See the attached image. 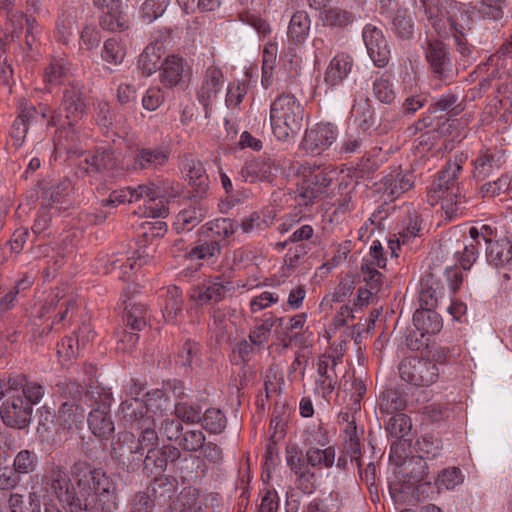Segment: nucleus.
I'll use <instances>...</instances> for the list:
<instances>
[{
	"label": "nucleus",
	"instance_id": "nucleus-18",
	"mask_svg": "<svg viewBox=\"0 0 512 512\" xmlns=\"http://www.w3.org/2000/svg\"><path fill=\"white\" fill-rule=\"evenodd\" d=\"M381 185L386 200L393 201L413 188L414 175L397 167L382 178Z\"/></svg>",
	"mask_w": 512,
	"mask_h": 512
},
{
	"label": "nucleus",
	"instance_id": "nucleus-61",
	"mask_svg": "<svg viewBox=\"0 0 512 512\" xmlns=\"http://www.w3.org/2000/svg\"><path fill=\"white\" fill-rule=\"evenodd\" d=\"M221 252V246L218 240L204 241L194 246L190 252L191 259H210L217 257Z\"/></svg>",
	"mask_w": 512,
	"mask_h": 512
},
{
	"label": "nucleus",
	"instance_id": "nucleus-2",
	"mask_svg": "<svg viewBox=\"0 0 512 512\" xmlns=\"http://www.w3.org/2000/svg\"><path fill=\"white\" fill-rule=\"evenodd\" d=\"M336 458L334 446L323 448L309 447L303 453L296 445H289L285 450L286 464L295 476L296 487L304 494H312L317 488L315 470L333 467Z\"/></svg>",
	"mask_w": 512,
	"mask_h": 512
},
{
	"label": "nucleus",
	"instance_id": "nucleus-22",
	"mask_svg": "<svg viewBox=\"0 0 512 512\" xmlns=\"http://www.w3.org/2000/svg\"><path fill=\"white\" fill-rule=\"evenodd\" d=\"M473 178L478 181H483L494 171H498L504 164V153L502 151H492L491 149H484L479 152L476 159L472 162Z\"/></svg>",
	"mask_w": 512,
	"mask_h": 512
},
{
	"label": "nucleus",
	"instance_id": "nucleus-12",
	"mask_svg": "<svg viewBox=\"0 0 512 512\" xmlns=\"http://www.w3.org/2000/svg\"><path fill=\"white\" fill-rule=\"evenodd\" d=\"M337 127L331 123H318L313 128L306 130L302 146L312 154H320L328 149L336 140Z\"/></svg>",
	"mask_w": 512,
	"mask_h": 512
},
{
	"label": "nucleus",
	"instance_id": "nucleus-42",
	"mask_svg": "<svg viewBox=\"0 0 512 512\" xmlns=\"http://www.w3.org/2000/svg\"><path fill=\"white\" fill-rule=\"evenodd\" d=\"M344 451L350 457L351 462H355L358 468L362 466V453L359 433L354 421L348 422L344 431Z\"/></svg>",
	"mask_w": 512,
	"mask_h": 512
},
{
	"label": "nucleus",
	"instance_id": "nucleus-5",
	"mask_svg": "<svg viewBox=\"0 0 512 512\" xmlns=\"http://www.w3.org/2000/svg\"><path fill=\"white\" fill-rule=\"evenodd\" d=\"M305 108L291 93H282L270 105V125L278 141L290 142L303 126Z\"/></svg>",
	"mask_w": 512,
	"mask_h": 512
},
{
	"label": "nucleus",
	"instance_id": "nucleus-32",
	"mask_svg": "<svg viewBox=\"0 0 512 512\" xmlns=\"http://www.w3.org/2000/svg\"><path fill=\"white\" fill-rule=\"evenodd\" d=\"M274 164L270 158L258 157L247 161L241 169L245 181H269L273 175Z\"/></svg>",
	"mask_w": 512,
	"mask_h": 512
},
{
	"label": "nucleus",
	"instance_id": "nucleus-53",
	"mask_svg": "<svg viewBox=\"0 0 512 512\" xmlns=\"http://www.w3.org/2000/svg\"><path fill=\"white\" fill-rule=\"evenodd\" d=\"M391 415L385 426L386 431L390 436L397 439L405 437L411 431L410 418L402 412Z\"/></svg>",
	"mask_w": 512,
	"mask_h": 512
},
{
	"label": "nucleus",
	"instance_id": "nucleus-31",
	"mask_svg": "<svg viewBox=\"0 0 512 512\" xmlns=\"http://www.w3.org/2000/svg\"><path fill=\"white\" fill-rule=\"evenodd\" d=\"M77 308L76 300L71 296L60 295L59 292L52 295L48 302L41 309V316L55 313L58 322H63L71 318Z\"/></svg>",
	"mask_w": 512,
	"mask_h": 512
},
{
	"label": "nucleus",
	"instance_id": "nucleus-57",
	"mask_svg": "<svg viewBox=\"0 0 512 512\" xmlns=\"http://www.w3.org/2000/svg\"><path fill=\"white\" fill-rule=\"evenodd\" d=\"M160 58L154 46H147L139 56L138 67L145 76H150L158 69Z\"/></svg>",
	"mask_w": 512,
	"mask_h": 512
},
{
	"label": "nucleus",
	"instance_id": "nucleus-25",
	"mask_svg": "<svg viewBox=\"0 0 512 512\" xmlns=\"http://www.w3.org/2000/svg\"><path fill=\"white\" fill-rule=\"evenodd\" d=\"M8 384L12 387L13 393L22 392L24 401L29 403L32 408L33 405L38 404L45 394L44 387L36 381L29 380L23 374L10 375L8 377Z\"/></svg>",
	"mask_w": 512,
	"mask_h": 512
},
{
	"label": "nucleus",
	"instance_id": "nucleus-4",
	"mask_svg": "<svg viewBox=\"0 0 512 512\" xmlns=\"http://www.w3.org/2000/svg\"><path fill=\"white\" fill-rule=\"evenodd\" d=\"M424 13L435 32L442 37L465 36L473 24V11L456 1L421 0Z\"/></svg>",
	"mask_w": 512,
	"mask_h": 512
},
{
	"label": "nucleus",
	"instance_id": "nucleus-34",
	"mask_svg": "<svg viewBox=\"0 0 512 512\" xmlns=\"http://www.w3.org/2000/svg\"><path fill=\"white\" fill-rule=\"evenodd\" d=\"M57 390L60 395L65 399V401H70V404H82L85 402L87 406L92 405V403H88L94 398V394H100L99 387L93 388L91 391L85 392L83 395L82 386L70 379L61 380L56 384Z\"/></svg>",
	"mask_w": 512,
	"mask_h": 512
},
{
	"label": "nucleus",
	"instance_id": "nucleus-21",
	"mask_svg": "<svg viewBox=\"0 0 512 512\" xmlns=\"http://www.w3.org/2000/svg\"><path fill=\"white\" fill-rule=\"evenodd\" d=\"M120 411L123 418L134 425L136 430L142 429V424H146L151 429L156 428L154 418L148 415L147 406L136 397L123 401L120 405Z\"/></svg>",
	"mask_w": 512,
	"mask_h": 512
},
{
	"label": "nucleus",
	"instance_id": "nucleus-39",
	"mask_svg": "<svg viewBox=\"0 0 512 512\" xmlns=\"http://www.w3.org/2000/svg\"><path fill=\"white\" fill-rule=\"evenodd\" d=\"M150 251H152L150 247H146L142 251H137V255L127 258L126 262L118 258L112 260L110 263V272L119 271L118 277L124 279L127 274V269L136 270L152 261Z\"/></svg>",
	"mask_w": 512,
	"mask_h": 512
},
{
	"label": "nucleus",
	"instance_id": "nucleus-29",
	"mask_svg": "<svg viewBox=\"0 0 512 512\" xmlns=\"http://www.w3.org/2000/svg\"><path fill=\"white\" fill-rule=\"evenodd\" d=\"M184 170L192 187L194 197L203 198L209 188V178L201 161L190 158L185 160Z\"/></svg>",
	"mask_w": 512,
	"mask_h": 512
},
{
	"label": "nucleus",
	"instance_id": "nucleus-26",
	"mask_svg": "<svg viewBox=\"0 0 512 512\" xmlns=\"http://www.w3.org/2000/svg\"><path fill=\"white\" fill-rule=\"evenodd\" d=\"M208 211L203 203L190 205L177 214L173 227L177 233L189 232L207 217Z\"/></svg>",
	"mask_w": 512,
	"mask_h": 512
},
{
	"label": "nucleus",
	"instance_id": "nucleus-51",
	"mask_svg": "<svg viewBox=\"0 0 512 512\" xmlns=\"http://www.w3.org/2000/svg\"><path fill=\"white\" fill-rule=\"evenodd\" d=\"M373 93L382 103L392 104L396 99V94L391 83V75L388 72L380 74L373 82Z\"/></svg>",
	"mask_w": 512,
	"mask_h": 512
},
{
	"label": "nucleus",
	"instance_id": "nucleus-43",
	"mask_svg": "<svg viewBox=\"0 0 512 512\" xmlns=\"http://www.w3.org/2000/svg\"><path fill=\"white\" fill-rule=\"evenodd\" d=\"M405 396L396 389H387L380 396L379 410L382 414L400 413L406 407Z\"/></svg>",
	"mask_w": 512,
	"mask_h": 512
},
{
	"label": "nucleus",
	"instance_id": "nucleus-23",
	"mask_svg": "<svg viewBox=\"0 0 512 512\" xmlns=\"http://www.w3.org/2000/svg\"><path fill=\"white\" fill-rule=\"evenodd\" d=\"M425 55L434 75L439 80L445 79L449 71L450 59L443 42L437 39L429 40Z\"/></svg>",
	"mask_w": 512,
	"mask_h": 512
},
{
	"label": "nucleus",
	"instance_id": "nucleus-62",
	"mask_svg": "<svg viewBox=\"0 0 512 512\" xmlns=\"http://www.w3.org/2000/svg\"><path fill=\"white\" fill-rule=\"evenodd\" d=\"M125 55L124 47L115 38H110L104 42L102 58L107 63L121 64Z\"/></svg>",
	"mask_w": 512,
	"mask_h": 512
},
{
	"label": "nucleus",
	"instance_id": "nucleus-30",
	"mask_svg": "<svg viewBox=\"0 0 512 512\" xmlns=\"http://www.w3.org/2000/svg\"><path fill=\"white\" fill-rule=\"evenodd\" d=\"M169 153L161 147H145L138 150L134 158V169L156 170L168 162Z\"/></svg>",
	"mask_w": 512,
	"mask_h": 512
},
{
	"label": "nucleus",
	"instance_id": "nucleus-37",
	"mask_svg": "<svg viewBox=\"0 0 512 512\" xmlns=\"http://www.w3.org/2000/svg\"><path fill=\"white\" fill-rule=\"evenodd\" d=\"M112 165V153L105 149H97L94 153L88 154L83 162L79 163L77 173L83 176L90 172H99L108 169Z\"/></svg>",
	"mask_w": 512,
	"mask_h": 512
},
{
	"label": "nucleus",
	"instance_id": "nucleus-27",
	"mask_svg": "<svg viewBox=\"0 0 512 512\" xmlns=\"http://www.w3.org/2000/svg\"><path fill=\"white\" fill-rule=\"evenodd\" d=\"M223 82L220 68L210 66L206 69L200 88L197 91L198 100L207 107L216 98Z\"/></svg>",
	"mask_w": 512,
	"mask_h": 512
},
{
	"label": "nucleus",
	"instance_id": "nucleus-56",
	"mask_svg": "<svg viewBox=\"0 0 512 512\" xmlns=\"http://www.w3.org/2000/svg\"><path fill=\"white\" fill-rule=\"evenodd\" d=\"M393 29L402 39H410L413 36L414 24L407 10H397L393 18Z\"/></svg>",
	"mask_w": 512,
	"mask_h": 512
},
{
	"label": "nucleus",
	"instance_id": "nucleus-11",
	"mask_svg": "<svg viewBox=\"0 0 512 512\" xmlns=\"http://www.w3.org/2000/svg\"><path fill=\"white\" fill-rule=\"evenodd\" d=\"M362 37L373 63L379 68L385 67L390 59V50L382 29L370 23L366 24Z\"/></svg>",
	"mask_w": 512,
	"mask_h": 512
},
{
	"label": "nucleus",
	"instance_id": "nucleus-41",
	"mask_svg": "<svg viewBox=\"0 0 512 512\" xmlns=\"http://www.w3.org/2000/svg\"><path fill=\"white\" fill-rule=\"evenodd\" d=\"M162 313L166 321H174L178 314L182 312L183 297L182 292L177 286H169L166 288Z\"/></svg>",
	"mask_w": 512,
	"mask_h": 512
},
{
	"label": "nucleus",
	"instance_id": "nucleus-8",
	"mask_svg": "<svg viewBox=\"0 0 512 512\" xmlns=\"http://www.w3.org/2000/svg\"><path fill=\"white\" fill-rule=\"evenodd\" d=\"M234 291L233 282L217 276L194 288L190 293V299L197 306H215Z\"/></svg>",
	"mask_w": 512,
	"mask_h": 512
},
{
	"label": "nucleus",
	"instance_id": "nucleus-54",
	"mask_svg": "<svg viewBox=\"0 0 512 512\" xmlns=\"http://www.w3.org/2000/svg\"><path fill=\"white\" fill-rule=\"evenodd\" d=\"M144 468L150 470L151 473L160 474L167 467V455L162 449H156L152 446L148 449L145 458L142 460Z\"/></svg>",
	"mask_w": 512,
	"mask_h": 512
},
{
	"label": "nucleus",
	"instance_id": "nucleus-3",
	"mask_svg": "<svg viewBox=\"0 0 512 512\" xmlns=\"http://www.w3.org/2000/svg\"><path fill=\"white\" fill-rule=\"evenodd\" d=\"M462 163L461 157L447 161L427 193L430 205L434 206L440 202L445 218L448 220L454 219L466 209V195L458 186Z\"/></svg>",
	"mask_w": 512,
	"mask_h": 512
},
{
	"label": "nucleus",
	"instance_id": "nucleus-15",
	"mask_svg": "<svg viewBox=\"0 0 512 512\" xmlns=\"http://www.w3.org/2000/svg\"><path fill=\"white\" fill-rule=\"evenodd\" d=\"M319 20L323 27L341 33L347 31L356 22L357 15L354 11L342 6L330 5L322 9Z\"/></svg>",
	"mask_w": 512,
	"mask_h": 512
},
{
	"label": "nucleus",
	"instance_id": "nucleus-38",
	"mask_svg": "<svg viewBox=\"0 0 512 512\" xmlns=\"http://www.w3.org/2000/svg\"><path fill=\"white\" fill-rule=\"evenodd\" d=\"M413 323L422 336L436 334L441 331L443 326L440 315L434 309L416 310L413 315Z\"/></svg>",
	"mask_w": 512,
	"mask_h": 512
},
{
	"label": "nucleus",
	"instance_id": "nucleus-16",
	"mask_svg": "<svg viewBox=\"0 0 512 512\" xmlns=\"http://www.w3.org/2000/svg\"><path fill=\"white\" fill-rule=\"evenodd\" d=\"M54 418L59 433H73L79 430L84 422L85 408L82 404H70V401H64Z\"/></svg>",
	"mask_w": 512,
	"mask_h": 512
},
{
	"label": "nucleus",
	"instance_id": "nucleus-44",
	"mask_svg": "<svg viewBox=\"0 0 512 512\" xmlns=\"http://www.w3.org/2000/svg\"><path fill=\"white\" fill-rule=\"evenodd\" d=\"M284 324L283 317H274L270 315L256 325L249 333V340L255 346L261 348L268 341L271 329L275 326H282Z\"/></svg>",
	"mask_w": 512,
	"mask_h": 512
},
{
	"label": "nucleus",
	"instance_id": "nucleus-36",
	"mask_svg": "<svg viewBox=\"0 0 512 512\" xmlns=\"http://www.w3.org/2000/svg\"><path fill=\"white\" fill-rule=\"evenodd\" d=\"M442 294L443 287L441 283L435 279L433 275L425 276L421 280V290L419 293L420 308L435 309L438 306Z\"/></svg>",
	"mask_w": 512,
	"mask_h": 512
},
{
	"label": "nucleus",
	"instance_id": "nucleus-64",
	"mask_svg": "<svg viewBox=\"0 0 512 512\" xmlns=\"http://www.w3.org/2000/svg\"><path fill=\"white\" fill-rule=\"evenodd\" d=\"M206 226L208 230L221 239L230 237L238 229V224L230 218H218L206 223Z\"/></svg>",
	"mask_w": 512,
	"mask_h": 512
},
{
	"label": "nucleus",
	"instance_id": "nucleus-45",
	"mask_svg": "<svg viewBox=\"0 0 512 512\" xmlns=\"http://www.w3.org/2000/svg\"><path fill=\"white\" fill-rule=\"evenodd\" d=\"M201 426L210 434H221L227 426V417L219 408H208L200 418Z\"/></svg>",
	"mask_w": 512,
	"mask_h": 512
},
{
	"label": "nucleus",
	"instance_id": "nucleus-46",
	"mask_svg": "<svg viewBox=\"0 0 512 512\" xmlns=\"http://www.w3.org/2000/svg\"><path fill=\"white\" fill-rule=\"evenodd\" d=\"M429 110L432 113L448 111L453 115H458L464 110V107L459 103V95L454 91H448L434 98L430 104Z\"/></svg>",
	"mask_w": 512,
	"mask_h": 512
},
{
	"label": "nucleus",
	"instance_id": "nucleus-59",
	"mask_svg": "<svg viewBox=\"0 0 512 512\" xmlns=\"http://www.w3.org/2000/svg\"><path fill=\"white\" fill-rule=\"evenodd\" d=\"M206 442V437L201 430H187L181 434L178 441L179 447L186 452H197Z\"/></svg>",
	"mask_w": 512,
	"mask_h": 512
},
{
	"label": "nucleus",
	"instance_id": "nucleus-20",
	"mask_svg": "<svg viewBox=\"0 0 512 512\" xmlns=\"http://www.w3.org/2000/svg\"><path fill=\"white\" fill-rule=\"evenodd\" d=\"M6 17L8 20L6 30L10 32L11 37H18L25 29V42L31 49L39 33V24L36 19L26 16L22 11L11 12Z\"/></svg>",
	"mask_w": 512,
	"mask_h": 512
},
{
	"label": "nucleus",
	"instance_id": "nucleus-47",
	"mask_svg": "<svg viewBox=\"0 0 512 512\" xmlns=\"http://www.w3.org/2000/svg\"><path fill=\"white\" fill-rule=\"evenodd\" d=\"M8 503L11 512H41L40 495L36 491L29 492L26 501L21 494H11Z\"/></svg>",
	"mask_w": 512,
	"mask_h": 512
},
{
	"label": "nucleus",
	"instance_id": "nucleus-6",
	"mask_svg": "<svg viewBox=\"0 0 512 512\" xmlns=\"http://www.w3.org/2000/svg\"><path fill=\"white\" fill-rule=\"evenodd\" d=\"M399 375L405 382L422 387L433 384L438 378L439 371L434 362L411 357L400 362Z\"/></svg>",
	"mask_w": 512,
	"mask_h": 512
},
{
	"label": "nucleus",
	"instance_id": "nucleus-33",
	"mask_svg": "<svg viewBox=\"0 0 512 512\" xmlns=\"http://www.w3.org/2000/svg\"><path fill=\"white\" fill-rule=\"evenodd\" d=\"M153 189L154 188L152 183L149 185H139L135 188L130 187V191L133 194L132 200L133 202L144 200L149 204L146 206L145 211L147 216L152 218H164L168 214V208L162 201L154 204L156 198Z\"/></svg>",
	"mask_w": 512,
	"mask_h": 512
},
{
	"label": "nucleus",
	"instance_id": "nucleus-55",
	"mask_svg": "<svg viewBox=\"0 0 512 512\" xmlns=\"http://www.w3.org/2000/svg\"><path fill=\"white\" fill-rule=\"evenodd\" d=\"M174 414L179 421L186 424L200 423L201 407L189 402H178L174 407Z\"/></svg>",
	"mask_w": 512,
	"mask_h": 512
},
{
	"label": "nucleus",
	"instance_id": "nucleus-9",
	"mask_svg": "<svg viewBox=\"0 0 512 512\" xmlns=\"http://www.w3.org/2000/svg\"><path fill=\"white\" fill-rule=\"evenodd\" d=\"M33 408L17 393L8 395L0 407V416L3 423L14 429L26 428L32 417Z\"/></svg>",
	"mask_w": 512,
	"mask_h": 512
},
{
	"label": "nucleus",
	"instance_id": "nucleus-58",
	"mask_svg": "<svg viewBox=\"0 0 512 512\" xmlns=\"http://www.w3.org/2000/svg\"><path fill=\"white\" fill-rule=\"evenodd\" d=\"M178 357L181 364L185 367L193 369L201 365L200 346L198 343L187 340L180 350Z\"/></svg>",
	"mask_w": 512,
	"mask_h": 512
},
{
	"label": "nucleus",
	"instance_id": "nucleus-60",
	"mask_svg": "<svg viewBox=\"0 0 512 512\" xmlns=\"http://www.w3.org/2000/svg\"><path fill=\"white\" fill-rule=\"evenodd\" d=\"M75 15L71 9L62 10L56 21V33L60 40L66 42L75 29Z\"/></svg>",
	"mask_w": 512,
	"mask_h": 512
},
{
	"label": "nucleus",
	"instance_id": "nucleus-10",
	"mask_svg": "<svg viewBox=\"0 0 512 512\" xmlns=\"http://www.w3.org/2000/svg\"><path fill=\"white\" fill-rule=\"evenodd\" d=\"M112 394L109 391H103L99 394V399H95L97 407L94 408L87 418L91 432L98 438L106 439L115 430L114 423L110 415V404Z\"/></svg>",
	"mask_w": 512,
	"mask_h": 512
},
{
	"label": "nucleus",
	"instance_id": "nucleus-52",
	"mask_svg": "<svg viewBox=\"0 0 512 512\" xmlns=\"http://www.w3.org/2000/svg\"><path fill=\"white\" fill-rule=\"evenodd\" d=\"M100 25L109 31H124L129 27V19L121 7H117L115 11L107 10L103 13Z\"/></svg>",
	"mask_w": 512,
	"mask_h": 512
},
{
	"label": "nucleus",
	"instance_id": "nucleus-50",
	"mask_svg": "<svg viewBox=\"0 0 512 512\" xmlns=\"http://www.w3.org/2000/svg\"><path fill=\"white\" fill-rule=\"evenodd\" d=\"M39 463L38 455L35 451L29 449L20 450L13 461V469L20 476L22 474H31L36 471Z\"/></svg>",
	"mask_w": 512,
	"mask_h": 512
},
{
	"label": "nucleus",
	"instance_id": "nucleus-28",
	"mask_svg": "<svg viewBox=\"0 0 512 512\" xmlns=\"http://www.w3.org/2000/svg\"><path fill=\"white\" fill-rule=\"evenodd\" d=\"M353 67V58L346 53H338L331 60L324 74V81L331 87L338 86L348 76Z\"/></svg>",
	"mask_w": 512,
	"mask_h": 512
},
{
	"label": "nucleus",
	"instance_id": "nucleus-48",
	"mask_svg": "<svg viewBox=\"0 0 512 512\" xmlns=\"http://www.w3.org/2000/svg\"><path fill=\"white\" fill-rule=\"evenodd\" d=\"M69 67L67 62L61 58H54L50 64L45 68L43 73V80L47 87H54L60 85L67 77Z\"/></svg>",
	"mask_w": 512,
	"mask_h": 512
},
{
	"label": "nucleus",
	"instance_id": "nucleus-24",
	"mask_svg": "<svg viewBox=\"0 0 512 512\" xmlns=\"http://www.w3.org/2000/svg\"><path fill=\"white\" fill-rule=\"evenodd\" d=\"M189 71L187 62L178 56H168L161 64L160 81L168 88L179 85Z\"/></svg>",
	"mask_w": 512,
	"mask_h": 512
},
{
	"label": "nucleus",
	"instance_id": "nucleus-1",
	"mask_svg": "<svg viewBox=\"0 0 512 512\" xmlns=\"http://www.w3.org/2000/svg\"><path fill=\"white\" fill-rule=\"evenodd\" d=\"M72 474L77 482L78 492L71 486L65 467L50 462L41 478L42 491L65 503L69 512L90 511L91 504L88 499L91 495L96 496L106 512L116 508L115 487L104 473L92 469L87 462H77L72 468Z\"/></svg>",
	"mask_w": 512,
	"mask_h": 512
},
{
	"label": "nucleus",
	"instance_id": "nucleus-40",
	"mask_svg": "<svg viewBox=\"0 0 512 512\" xmlns=\"http://www.w3.org/2000/svg\"><path fill=\"white\" fill-rule=\"evenodd\" d=\"M310 18L305 11L295 12L289 22L287 35L294 44H302L309 35Z\"/></svg>",
	"mask_w": 512,
	"mask_h": 512
},
{
	"label": "nucleus",
	"instance_id": "nucleus-17",
	"mask_svg": "<svg viewBox=\"0 0 512 512\" xmlns=\"http://www.w3.org/2000/svg\"><path fill=\"white\" fill-rule=\"evenodd\" d=\"M80 121H67V126H63L56 131L54 136L55 149L64 151L68 154H76L84 137H88Z\"/></svg>",
	"mask_w": 512,
	"mask_h": 512
},
{
	"label": "nucleus",
	"instance_id": "nucleus-13",
	"mask_svg": "<svg viewBox=\"0 0 512 512\" xmlns=\"http://www.w3.org/2000/svg\"><path fill=\"white\" fill-rule=\"evenodd\" d=\"M341 356L321 355L317 361L318 377L315 381L317 389L323 397L331 395L338 384L336 368L341 362Z\"/></svg>",
	"mask_w": 512,
	"mask_h": 512
},
{
	"label": "nucleus",
	"instance_id": "nucleus-63",
	"mask_svg": "<svg viewBox=\"0 0 512 512\" xmlns=\"http://www.w3.org/2000/svg\"><path fill=\"white\" fill-rule=\"evenodd\" d=\"M352 115L363 130L369 129L373 124V108L367 99L353 105Z\"/></svg>",
	"mask_w": 512,
	"mask_h": 512
},
{
	"label": "nucleus",
	"instance_id": "nucleus-35",
	"mask_svg": "<svg viewBox=\"0 0 512 512\" xmlns=\"http://www.w3.org/2000/svg\"><path fill=\"white\" fill-rule=\"evenodd\" d=\"M486 258L496 268L506 267L512 261V241L507 237L488 242Z\"/></svg>",
	"mask_w": 512,
	"mask_h": 512
},
{
	"label": "nucleus",
	"instance_id": "nucleus-7",
	"mask_svg": "<svg viewBox=\"0 0 512 512\" xmlns=\"http://www.w3.org/2000/svg\"><path fill=\"white\" fill-rule=\"evenodd\" d=\"M47 119V126H56L59 123V117L52 112L45 104H39L35 107L25 102L20 104V113L13 124V136L24 138L28 132L29 126L42 122Z\"/></svg>",
	"mask_w": 512,
	"mask_h": 512
},
{
	"label": "nucleus",
	"instance_id": "nucleus-14",
	"mask_svg": "<svg viewBox=\"0 0 512 512\" xmlns=\"http://www.w3.org/2000/svg\"><path fill=\"white\" fill-rule=\"evenodd\" d=\"M139 438H136L133 433L124 432L119 433L120 443L128 445V455H131L132 461L142 462V457L145 449L156 446L158 443V434L155 429L149 428L146 424H142V429Z\"/></svg>",
	"mask_w": 512,
	"mask_h": 512
},
{
	"label": "nucleus",
	"instance_id": "nucleus-19",
	"mask_svg": "<svg viewBox=\"0 0 512 512\" xmlns=\"http://www.w3.org/2000/svg\"><path fill=\"white\" fill-rule=\"evenodd\" d=\"M60 109L67 121H81L87 111V103L82 89L71 84L63 91Z\"/></svg>",
	"mask_w": 512,
	"mask_h": 512
},
{
	"label": "nucleus",
	"instance_id": "nucleus-49",
	"mask_svg": "<svg viewBox=\"0 0 512 512\" xmlns=\"http://www.w3.org/2000/svg\"><path fill=\"white\" fill-rule=\"evenodd\" d=\"M125 320L132 331H141L147 326L148 309L140 303L126 306Z\"/></svg>",
	"mask_w": 512,
	"mask_h": 512
}]
</instances>
